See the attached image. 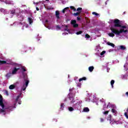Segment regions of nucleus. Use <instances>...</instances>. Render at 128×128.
<instances>
[{"mask_svg":"<svg viewBox=\"0 0 128 128\" xmlns=\"http://www.w3.org/2000/svg\"><path fill=\"white\" fill-rule=\"evenodd\" d=\"M83 110L84 112H90V108H88V107L84 108L83 109Z\"/></svg>","mask_w":128,"mask_h":128,"instance_id":"nucleus-13","label":"nucleus"},{"mask_svg":"<svg viewBox=\"0 0 128 128\" xmlns=\"http://www.w3.org/2000/svg\"><path fill=\"white\" fill-rule=\"evenodd\" d=\"M46 22H48V20H46Z\"/></svg>","mask_w":128,"mask_h":128,"instance_id":"nucleus-48","label":"nucleus"},{"mask_svg":"<svg viewBox=\"0 0 128 128\" xmlns=\"http://www.w3.org/2000/svg\"><path fill=\"white\" fill-rule=\"evenodd\" d=\"M48 10H50V8H48Z\"/></svg>","mask_w":128,"mask_h":128,"instance_id":"nucleus-51","label":"nucleus"},{"mask_svg":"<svg viewBox=\"0 0 128 128\" xmlns=\"http://www.w3.org/2000/svg\"><path fill=\"white\" fill-rule=\"evenodd\" d=\"M112 114H118V111H116V109L114 108L112 109Z\"/></svg>","mask_w":128,"mask_h":128,"instance_id":"nucleus-16","label":"nucleus"},{"mask_svg":"<svg viewBox=\"0 0 128 128\" xmlns=\"http://www.w3.org/2000/svg\"><path fill=\"white\" fill-rule=\"evenodd\" d=\"M46 2H50V0H46Z\"/></svg>","mask_w":128,"mask_h":128,"instance_id":"nucleus-49","label":"nucleus"},{"mask_svg":"<svg viewBox=\"0 0 128 128\" xmlns=\"http://www.w3.org/2000/svg\"><path fill=\"white\" fill-rule=\"evenodd\" d=\"M0 112H6V110L4 108L0 109Z\"/></svg>","mask_w":128,"mask_h":128,"instance_id":"nucleus-36","label":"nucleus"},{"mask_svg":"<svg viewBox=\"0 0 128 128\" xmlns=\"http://www.w3.org/2000/svg\"><path fill=\"white\" fill-rule=\"evenodd\" d=\"M78 80L80 82H82V80H86V78L83 77L81 78H80Z\"/></svg>","mask_w":128,"mask_h":128,"instance_id":"nucleus-19","label":"nucleus"},{"mask_svg":"<svg viewBox=\"0 0 128 128\" xmlns=\"http://www.w3.org/2000/svg\"><path fill=\"white\" fill-rule=\"evenodd\" d=\"M36 10H40V8H38V7L36 8Z\"/></svg>","mask_w":128,"mask_h":128,"instance_id":"nucleus-44","label":"nucleus"},{"mask_svg":"<svg viewBox=\"0 0 128 128\" xmlns=\"http://www.w3.org/2000/svg\"><path fill=\"white\" fill-rule=\"evenodd\" d=\"M20 24H22V22H20Z\"/></svg>","mask_w":128,"mask_h":128,"instance_id":"nucleus-50","label":"nucleus"},{"mask_svg":"<svg viewBox=\"0 0 128 128\" xmlns=\"http://www.w3.org/2000/svg\"><path fill=\"white\" fill-rule=\"evenodd\" d=\"M73 108L78 110H80V108H82V103H80V102H78L76 104L73 105Z\"/></svg>","mask_w":128,"mask_h":128,"instance_id":"nucleus-3","label":"nucleus"},{"mask_svg":"<svg viewBox=\"0 0 128 128\" xmlns=\"http://www.w3.org/2000/svg\"><path fill=\"white\" fill-rule=\"evenodd\" d=\"M77 20H80V18L79 17V16H78V17H77Z\"/></svg>","mask_w":128,"mask_h":128,"instance_id":"nucleus-42","label":"nucleus"},{"mask_svg":"<svg viewBox=\"0 0 128 128\" xmlns=\"http://www.w3.org/2000/svg\"><path fill=\"white\" fill-rule=\"evenodd\" d=\"M70 10H73L74 12H76V8L74 6H70Z\"/></svg>","mask_w":128,"mask_h":128,"instance_id":"nucleus-24","label":"nucleus"},{"mask_svg":"<svg viewBox=\"0 0 128 128\" xmlns=\"http://www.w3.org/2000/svg\"><path fill=\"white\" fill-rule=\"evenodd\" d=\"M66 28H64V30L66 32H66H70V30L68 29V26H66Z\"/></svg>","mask_w":128,"mask_h":128,"instance_id":"nucleus-34","label":"nucleus"},{"mask_svg":"<svg viewBox=\"0 0 128 128\" xmlns=\"http://www.w3.org/2000/svg\"><path fill=\"white\" fill-rule=\"evenodd\" d=\"M10 14H16V10H12Z\"/></svg>","mask_w":128,"mask_h":128,"instance_id":"nucleus-33","label":"nucleus"},{"mask_svg":"<svg viewBox=\"0 0 128 128\" xmlns=\"http://www.w3.org/2000/svg\"><path fill=\"white\" fill-rule=\"evenodd\" d=\"M82 34V30H80L76 32V34H77L78 36V34Z\"/></svg>","mask_w":128,"mask_h":128,"instance_id":"nucleus-31","label":"nucleus"},{"mask_svg":"<svg viewBox=\"0 0 128 128\" xmlns=\"http://www.w3.org/2000/svg\"><path fill=\"white\" fill-rule=\"evenodd\" d=\"M104 54H106V51H102L100 54V56H104Z\"/></svg>","mask_w":128,"mask_h":128,"instance_id":"nucleus-37","label":"nucleus"},{"mask_svg":"<svg viewBox=\"0 0 128 128\" xmlns=\"http://www.w3.org/2000/svg\"><path fill=\"white\" fill-rule=\"evenodd\" d=\"M66 34H68V33H66Z\"/></svg>","mask_w":128,"mask_h":128,"instance_id":"nucleus-53","label":"nucleus"},{"mask_svg":"<svg viewBox=\"0 0 128 128\" xmlns=\"http://www.w3.org/2000/svg\"><path fill=\"white\" fill-rule=\"evenodd\" d=\"M30 81L28 80H25V84H24L22 88V90H26V87L28 86Z\"/></svg>","mask_w":128,"mask_h":128,"instance_id":"nucleus-4","label":"nucleus"},{"mask_svg":"<svg viewBox=\"0 0 128 128\" xmlns=\"http://www.w3.org/2000/svg\"><path fill=\"white\" fill-rule=\"evenodd\" d=\"M82 12V11H80L79 12H76V13H74L73 14L74 16H78L80 15Z\"/></svg>","mask_w":128,"mask_h":128,"instance_id":"nucleus-17","label":"nucleus"},{"mask_svg":"<svg viewBox=\"0 0 128 128\" xmlns=\"http://www.w3.org/2000/svg\"><path fill=\"white\" fill-rule=\"evenodd\" d=\"M107 108H108V106H107Z\"/></svg>","mask_w":128,"mask_h":128,"instance_id":"nucleus-52","label":"nucleus"},{"mask_svg":"<svg viewBox=\"0 0 128 128\" xmlns=\"http://www.w3.org/2000/svg\"><path fill=\"white\" fill-rule=\"evenodd\" d=\"M108 112H110V111H105V112H104V114H108Z\"/></svg>","mask_w":128,"mask_h":128,"instance_id":"nucleus-39","label":"nucleus"},{"mask_svg":"<svg viewBox=\"0 0 128 128\" xmlns=\"http://www.w3.org/2000/svg\"><path fill=\"white\" fill-rule=\"evenodd\" d=\"M112 114L108 115L107 118L108 120H110H110H112Z\"/></svg>","mask_w":128,"mask_h":128,"instance_id":"nucleus-22","label":"nucleus"},{"mask_svg":"<svg viewBox=\"0 0 128 128\" xmlns=\"http://www.w3.org/2000/svg\"><path fill=\"white\" fill-rule=\"evenodd\" d=\"M56 30H62V28L60 26V25H57L56 26Z\"/></svg>","mask_w":128,"mask_h":128,"instance_id":"nucleus-27","label":"nucleus"},{"mask_svg":"<svg viewBox=\"0 0 128 128\" xmlns=\"http://www.w3.org/2000/svg\"><path fill=\"white\" fill-rule=\"evenodd\" d=\"M94 70V67L93 66H90L88 68V70L90 72H92Z\"/></svg>","mask_w":128,"mask_h":128,"instance_id":"nucleus-11","label":"nucleus"},{"mask_svg":"<svg viewBox=\"0 0 128 128\" xmlns=\"http://www.w3.org/2000/svg\"><path fill=\"white\" fill-rule=\"evenodd\" d=\"M82 8H78L77 9H76V11L77 12H82Z\"/></svg>","mask_w":128,"mask_h":128,"instance_id":"nucleus-30","label":"nucleus"},{"mask_svg":"<svg viewBox=\"0 0 128 128\" xmlns=\"http://www.w3.org/2000/svg\"><path fill=\"white\" fill-rule=\"evenodd\" d=\"M68 110L69 112H72L73 110H74V109L72 107L70 106V107H68Z\"/></svg>","mask_w":128,"mask_h":128,"instance_id":"nucleus-23","label":"nucleus"},{"mask_svg":"<svg viewBox=\"0 0 128 128\" xmlns=\"http://www.w3.org/2000/svg\"><path fill=\"white\" fill-rule=\"evenodd\" d=\"M18 104H22V101L19 102H18Z\"/></svg>","mask_w":128,"mask_h":128,"instance_id":"nucleus-45","label":"nucleus"},{"mask_svg":"<svg viewBox=\"0 0 128 128\" xmlns=\"http://www.w3.org/2000/svg\"><path fill=\"white\" fill-rule=\"evenodd\" d=\"M104 118H100V122H104Z\"/></svg>","mask_w":128,"mask_h":128,"instance_id":"nucleus-41","label":"nucleus"},{"mask_svg":"<svg viewBox=\"0 0 128 128\" xmlns=\"http://www.w3.org/2000/svg\"><path fill=\"white\" fill-rule=\"evenodd\" d=\"M71 24L72 26L74 28H78V24H76V20H71Z\"/></svg>","mask_w":128,"mask_h":128,"instance_id":"nucleus-5","label":"nucleus"},{"mask_svg":"<svg viewBox=\"0 0 128 128\" xmlns=\"http://www.w3.org/2000/svg\"><path fill=\"white\" fill-rule=\"evenodd\" d=\"M12 72L8 73L7 74H6V77L7 78H10V76H12Z\"/></svg>","mask_w":128,"mask_h":128,"instance_id":"nucleus-12","label":"nucleus"},{"mask_svg":"<svg viewBox=\"0 0 128 128\" xmlns=\"http://www.w3.org/2000/svg\"><path fill=\"white\" fill-rule=\"evenodd\" d=\"M114 80H112L110 82V84L112 86V88H114Z\"/></svg>","mask_w":128,"mask_h":128,"instance_id":"nucleus-28","label":"nucleus"},{"mask_svg":"<svg viewBox=\"0 0 128 128\" xmlns=\"http://www.w3.org/2000/svg\"><path fill=\"white\" fill-rule=\"evenodd\" d=\"M108 34L109 36H110L111 38H114V32L109 33Z\"/></svg>","mask_w":128,"mask_h":128,"instance_id":"nucleus-20","label":"nucleus"},{"mask_svg":"<svg viewBox=\"0 0 128 128\" xmlns=\"http://www.w3.org/2000/svg\"><path fill=\"white\" fill-rule=\"evenodd\" d=\"M85 38H90V36L88 34H86L85 35Z\"/></svg>","mask_w":128,"mask_h":128,"instance_id":"nucleus-32","label":"nucleus"},{"mask_svg":"<svg viewBox=\"0 0 128 128\" xmlns=\"http://www.w3.org/2000/svg\"><path fill=\"white\" fill-rule=\"evenodd\" d=\"M68 98L70 100H71L70 102L72 104H73V102H74V97L72 96V93H70L68 94Z\"/></svg>","mask_w":128,"mask_h":128,"instance_id":"nucleus-7","label":"nucleus"},{"mask_svg":"<svg viewBox=\"0 0 128 128\" xmlns=\"http://www.w3.org/2000/svg\"><path fill=\"white\" fill-rule=\"evenodd\" d=\"M6 64V61L4 60H0V64Z\"/></svg>","mask_w":128,"mask_h":128,"instance_id":"nucleus-25","label":"nucleus"},{"mask_svg":"<svg viewBox=\"0 0 128 128\" xmlns=\"http://www.w3.org/2000/svg\"><path fill=\"white\" fill-rule=\"evenodd\" d=\"M18 98H20V96H18L16 99V102H18Z\"/></svg>","mask_w":128,"mask_h":128,"instance_id":"nucleus-40","label":"nucleus"},{"mask_svg":"<svg viewBox=\"0 0 128 128\" xmlns=\"http://www.w3.org/2000/svg\"><path fill=\"white\" fill-rule=\"evenodd\" d=\"M64 103H62L60 104V110H64Z\"/></svg>","mask_w":128,"mask_h":128,"instance_id":"nucleus-14","label":"nucleus"},{"mask_svg":"<svg viewBox=\"0 0 128 128\" xmlns=\"http://www.w3.org/2000/svg\"><path fill=\"white\" fill-rule=\"evenodd\" d=\"M110 30L113 34H115L116 36H120L122 32H128V30H124V29H120V30H118L114 28H111Z\"/></svg>","mask_w":128,"mask_h":128,"instance_id":"nucleus-1","label":"nucleus"},{"mask_svg":"<svg viewBox=\"0 0 128 128\" xmlns=\"http://www.w3.org/2000/svg\"><path fill=\"white\" fill-rule=\"evenodd\" d=\"M119 28H126V26H122V25H120V26H119Z\"/></svg>","mask_w":128,"mask_h":128,"instance_id":"nucleus-35","label":"nucleus"},{"mask_svg":"<svg viewBox=\"0 0 128 128\" xmlns=\"http://www.w3.org/2000/svg\"><path fill=\"white\" fill-rule=\"evenodd\" d=\"M69 8L67 7V8H65L64 9H63L62 12V14H64L66 12V10H68Z\"/></svg>","mask_w":128,"mask_h":128,"instance_id":"nucleus-26","label":"nucleus"},{"mask_svg":"<svg viewBox=\"0 0 128 128\" xmlns=\"http://www.w3.org/2000/svg\"><path fill=\"white\" fill-rule=\"evenodd\" d=\"M0 106H2V108H4V98L0 94Z\"/></svg>","mask_w":128,"mask_h":128,"instance_id":"nucleus-6","label":"nucleus"},{"mask_svg":"<svg viewBox=\"0 0 128 128\" xmlns=\"http://www.w3.org/2000/svg\"><path fill=\"white\" fill-rule=\"evenodd\" d=\"M6 94L7 96H8V92L6 91Z\"/></svg>","mask_w":128,"mask_h":128,"instance_id":"nucleus-43","label":"nucleus"},{"mask_svg":"<svg viewBox=\"0 0 128 128\" xmlns=\"http://www.w3.org/2000/svg\"><path fill=\"white\" fill-rule=\"evenodd\" d=\"M114 24L115 28H120V21L118 19L114 20Z\"/></svg>","mask_w":128,"mask_h":128,"instance_id":"nucleus-2","label":"nucleus"},{"mask_svg":"<svg viewBox=\"0 0 128 128\" xmlns=\"http://www.w3.org/2000/svg\"><path fill=\"white\" fill-rule=\"evenodd\" d=\"M21 68H22V70H23V72H22V74H24V72H26V67H24V66H22Z\"/></svg>","mask_w":128,"mask_h":128,"instance_id":"nucleus-29","label":"nucleus"},{"mask_svg":"<svg viewBox=\"0 0 128 128\" xmlns=\"http://www.w3.org/2000/svg\"><path fill=\"white\" fill-rule=\"evenodd\" d=\"M56 16L57 20H60V12L58 10L56 11Z\"/></svg>","mask_w":128,"mask_h":128,"instance_id":"nucleus-9","label":"nucleus"},{"mask_svg":"<svg viewBox=\"0 0 128 128\" xmlns=\"http://www.w3.org/2000/svg\"><path fill=\"white\" fill-rule=\"evenodd\" d=\"M69 90H70V92H72V88H70V89Z\"/></svg>","mask_w":128,"mask_h":128,"instance_id":"nucleus-47","label":"nucleus"},{"mask_svg":"<svg viewBox=\"0 0 128 128\" xmlns=\"http://www.w3.org/2000/svg\"><path fill=\"white\" fill-rule=\"evenodd\" d=\"M28 20L29 24H32L33 22H32V18H28Z\"/></svg>","mask_w":128,"mask_h":128,"instance_id":"nucleus-21","label":"nucleus"},{"mask_svg":"<svg viewBox=\"0 0 128 128\" xmlns=\"http://www.w3.org/2000/svg\"><path fill=\"white\" fill-rule=\"evenodd\" d=\"M20 68H16V67H14V69L12 70V74H16V72H18V70H20Z\"/></svg>","mask_w":128,"mask_h":128,"instance_id":"nucleus-8","label":"nucleus"},{"mask_svg":"<svg viewBox=\"0 0 128 128\" xmlns=\"http://www.w3.org/2000/svg\"><path fill=\"white\" fill-rule=\"evenodd\" d=\"M92 14H94L95 16H98V14L96 12H92Z\"/></svg>","mask_w":128,"mask_h":128,"instance_id":"nucleus-38","label":"nucleus"},{"mask_svg":"<svg viewBox=\"0 0 128 128\" xmlns=\"http://www.w3.org/2000/svg\"><path fill=\"white\" fill-rule=\"evenodd\" d=\"M126 95L127 96H128V92H126Z\"/></svg>","mask_w":128,"mask_h":128,"instance_id":"nucleus-46","label":"nucleus"},{"mask_svg":"<svg viewBox=\"0 0 128 128\" xmlns=\"http://www.w3.org/2000/svg\"><path fill=\"white\" fill-rule=\"evenodd\" d=\"M126 46H118V50H126Z\"/></svg>","mask_w":128,"mask_h":128,"instance_id":"nucleus-10","label":"nucleus"},{"mask_svg":"<svg viewBox=\"0 0 128 128\" xmlns=\"http://www.w3.org/2000/svg\"><path fill=\"white\" fill-rule=\"evenodd\" d=\"M16 88V86L14 84H12L9 86L10 90H14Z\"/></svg>","mask_w":128,"mask_h":128,"instance_id":"nucleus-15","label":"nucleus"},{"mask_svg":"<svg viewBox=\"0 0 128 128\" xmlns=\"http://www.w3.org/2000/svg\"><path fill=\"white\" fill-rule=\"evenodd\" d=\"M107 44H108V46H112V48H114V44L112 43H110V42H108Z\"/></svg>","mask_w":128,"mask_h":128,"instance_id":"nucleus-18","label":"nucleus"}]
</instances>
